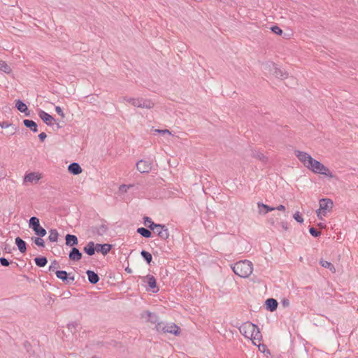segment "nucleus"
<instances>
[{"label":"nucleus","mask_w":358,"mask_h":358,"mask_svg":"<svg viewBox=\"0 0 358 358\" xmlns=\"http://www.w3.org/2000/svg\"><path fill=\"white\" fill-rule=\"evenodd\" d=\"M231 268L234 273L241 278H248L252 273L253 265L249 260H242L231 266Z\"/></svg>","instance_id":"nucleus-1"},{"label":"nucleus","mask_w":358,"mask_h":358,"mask_svg":"<svg viewBox=\"0 0 358 358\" xmlns=\"http://www.w3.org/2000/svg\"><path fill=\"white\" fill-rule=\"evenodd\" d=\"M307 168L315 173L325 175L331 178L333 177L331 172L327 167L313 158Z\"/></svg>","instance_id":"nucleus-2"},{"label":"nucleus","mask_w":358,"mask_h":358,"mask_svg":"<svg viewBox=\"0 0 358 358\" xmlns=\"http://www.w3.org/2000/svg\"><path fill=\"white\" fill-rule=\"evenodd\" d=\"M158 332L170 333L175 336L180 334V329L175 323H157L155 327Z\"/></svg>","instance_id":"nucleus-3"},{"label":"nucleus","mask_w":358,"mask_h":358,"mask_svg":"<svg viewBox=\"0 0 358 358\" xmlns=\"http://www.w3.org/2000/svg\"><path fill=\"white\" fill-rule=\"evenodd\" d=\"M320 208L317 210V216L322 220V216H325L327 212L333 207V201L330 199H322L320 200Z\"/></svg>","instance_id":"nucleus-4"},{"label":"nucleus","mask_w":358,"mask_h":358,"mask_svg":"<svg viewBox=\"0 0 358 358\" xmlns=\"http://www.w3.org/2000/svg\"><path fill=\"white\" fill-rule=\"evenodd\" d=\"M150 229L152 230L154 234L163 240H166L169 236V229L164 224H151Z\"/></svg>","instance_id":"nucleus-5"},{"label":"nucleus","mask_w":358,"mask_h":358,"mask_svg":"<svg viewBox=\"0 0 358 358\" xmlns=\"http://www.w3.org/2000/svg\"><path fill=\"white\" fill-rule=\"evenodd\" d=\"M255 328L256 324L250 322H246L242 324L239 327V331L240 333L245 338H250V336H252V332L255 331Z\"/></svg>","instance_id":"nucleus-6"},{"label":"nucleus","mask_w":358,"mask_h":358,"mask_svg":"<svg viewBox=\"0 0 358 358\" xmlns=\"http://www.w3.org/2000/svg\"><path fill=\"white\" fill-rule=\"evenodd\" d=\"M132 105L135 107L147 109H150L154 106V103L152 101L142 98L134 99V100L132 101Z\"/></svg>","instance_id":"nucleus-7"},{"label":"nucleus","mask_w":358,"mask_h":358,"mask_svg":"<svg viewBox=\"0 0 358 358\" xmlns=\"http://www.w3.org/2000/svg\"><path fill=\"white\" fill-rule=\"evenodd\" d=\"M152 168V163L148 160H139L136 163V169L141 173H149Z\"/></svg>","instance_id":"nucleus-8"},{"label":"nucleus","mask_w":358,"mask_h":358,"mask_svg":"<svg viewBox=\"0 0 358 358\" xmlns=\"http://www.w3.org/2000/svg\"><path fill=\"white\" fill-rule=\"evenodd\" d=\"M296 157L307 168L313 159V157L307 152L296 150L294 152Z\"/></svg>","instance_id":"nucleus-9"},{"label":"nucleus","mask_w":358,"mask_h":358,"mask_svg":"<svg viewBox=\"0 0 358 358\" xmlns=\"http://www.w3.org/2000/svg\"><path fill=\"white\" fill-rule=\"evenodd\" d=\"M143 282H147L149 289L153 292H157L159 289L157 287L156 279L153 275H148L143 278Z\"/></svg>","instance_id":"nucleus-10"},{"label":"nucleus","mask_w":358,"mask_h":358,"mask_svg":"<svg viewBox=\"0 0 358 358\" xmlns=\"http://www.w3.org/2000/svg\"><path fill=\"white\" fill-rule=\"evenodd\" d=\"M38 116L47 125L52 126L53 124L54 117L44 110L40 109L38 110Z\"/></svg>","instance_id":"nucleus-11"},{"label":"nucleus","mask_w":358,"mask_h":358,"mask_svg":"<svg viewBox=\"0 0 358 358\" xmlns=\"http://www.w3.org/2000/svg\"><path fill=\"white\" fill-rule=\"evenodd\" d=\"M55 274L57 277L66 283H70L74 280V277H70V273L66 271H56Z\"/></svg>","instance_id":"nucleus-12"},{"label":"nucleus","mask_w":358,"mask_h":358,"mask_svg":"<svg viewBox=\"0 0 358 358\" xmlns=\"http://www.w3.org/2000/svg\"><path fill=\"white\" fill-rule=\"evenodd\" d=\"M69 258L72 261L78 262L82 258V253L77 248L73 247L69 254Z\"/></svg>","instance_id":"nucleus-13"},{"label":"nucleus","mask_w":358,"mask_h":358,"mask_svg":"<svg viewBox=\"0 0 358 358\" xmlns=\"http://www.w3.org/2000/svg\"><path fill=\"white\" fill-rule=\"evenodd\" d=\"M112 248V245L110 244L105 243V244H96V250L98 252H101L103 255H107L110 249Z\"/></svg>","instance_id":"nucleus-14"},{"label":"nucleus","mask_w":358,"mask_h":358,"mask_svg":"<svg viewBox=\"0 0 358 358\" xmlns=\"http://www.w3.org/2000/svg\"><path fill=\"white\" fill-rule=\"evenodd\" d=\"M41 177L40 176L35 173L31 172L28 174H26L24 178V182H37L40 180Z\"/></svg>","instance_id":"nucleus-15"},{"label":"nucleus","mask_w":358,"mask_h":358,"mask_svg":"<svg viewBox=\"0 0 358 358\" xmlns=\"http://www.w3.org/2000/svg\"><path fill=\"white\" fill-rule=\"evenodd\" d=\"M278 304V301L273 298L266 299L265 302L266 309L271 312H273L277 309Z\"/></svg>","instance_id":"nucleus-16"},{"label":"nucleus","mask_w":358,"mask_h":358,"mask_svg":"<svg viewBox=\"0 0 358 358\" xmlns=\"http://www.w3.org/2000/svg\"><path fill=\"white\" fill-rule=\"evenodd\" d=\"M257 208L259 210V213L260 214H264V215H266V213H268L270 211H273V210H275V208L271 207V206L266 205L262 202L257 203Z\"/></svg>","instance_id":"nucleus-17"},{"label":"nucleus","mask_w":358,"mask_h":358,"mask_svg":"<svg viewBox=\"0 0 358 358\" xmlns=\"http://www.w3.org/2000/svg\"><path fill=\"white\" fill-rule=\"evenodd\" d=\"M273 72V74L278 78L285 79L287 78V75L286 72H285L282 69L278 68L274 64H272Z\"/></svg>","instance_id":"nucleus-18"},{"label":"nucleus","mask_w":358,"mask_h":358,"mask_svg":"<svg viewBox=\"0 0 358 358\" xmlns=\"http://www.w3.org/2000/svg\"><path fill=\"white\" fill-rule=\"evenodd\" d=\"M86 274L88 278V280L91 284H96L99 281V277L97 273L91 270H87Z\"/></svg>","instance_id":"nucleus-19"},{"label":"nucleus","mask_w":358,"mask_h":358,"mask_svg":"<svg viewBox=\"0 0 358 358\" xmlns=\"http://www.w3.org/2000/svg\"><path fill=\"white\" fill-rule=\"evenodd\" d=\"M69 171L73 175H78L82 172V168L79 164L73 162L69 165Z\"/></svg>","instance_id":"nucleus-20"},{"label":"nucleus","mask_w":358,"mask_h":358,"mask_svg":"<svg viewBox=\"0 0 358 358\" xmlns=\"http://www.w3.org/2000/svg\"><path fill=\"white\" fill-rule=\"evenodd\" d=\"M250 339L255 345H257V343H259L262 340V334L257 325L255 331L252 332V336H250Z\"/></svg>","instance_id":"nucleus-21"},{"label":"nucleus","mask_w":358,"mask_h":358,"mask_svg":"<svg viewBox=\"0 0 358 358\" xmlns=\"http://www.w3.org/2000/svg\"><path fill=\"white\" fill-rule=\"evenodd\" d=\"M66 245L68 246L73 247L78 245V240L76 236L72 234H67L65 237Z\"/></svg>","instance_id":"nucleus-22"},{"label":"nucleus","mask_w":358,"mask_h":358,"mask_svg":"<svg viewBox=\"0 0 358 358\" xmlns=\"http://www.w3.org/2000/svg\"><path fill=\"white\" fill-rule=\"evenodd\" d=\"M84 252L87 253L90 256H92L94 255L96 250V245L94 242L90 241L89 242L83 249Z\"/></svg>","instance_id":"nucleus-23"},{"label":"nucleus","mask_w":358,"mask_h":358,"mask_svg":"<svg viewBox=\"0 0 358 358\" xmlns=\"http://www.w3.org/2000/svg\"><path fill=\"white\" fill-rule=\"evenodd\" d=\"M15 244L17 246L18 250L20 252L24 253L27 250V244L24 241H23L21 238L17 237L15 238Z\"/></svg>","instance_id":"nucleus-24"},{"label":"nucleus","mask_w":358,"mask_h":358,"mask_svg":"<svg viewBox=\"0 0 358 358\" xmlns=\"http://www.w3.org/2000/svg\"><path fill=\"white\" fill-rule=\"evenodd\" d=\"M23 124L26 127L29 128L33 132L38 131L37 124L34 121L26 119L23 120Z\"/></svg>","instance_id":"nucleus-25"},{"label":"nucleus","mask_w":358,"mask_h":358,"mask_svg":"<svg viewBox=\"0 0 358 358\" xmlns=\"http://www.w3.org/2000/svg\"><path fill=\"white\" fill-rule=\"evenodd\" d=\"M15 107L17 108V109L19 111H20L22 113H25L27 116L29 115V113H26L27 110H28L27 105L24 102H22L21 100H20V99L16 100Z\"/></svg>","instance_id":"nucleus-26"},{"label":"nucleus","mask_w":358,"mask_h":358,"mask_svg":"<svg viewBox=\"0 0 358 358\" xmlns=\"http://www.w3.org/2000/svg\"><path fill=\"white\" fill-rule=\"evenodd\" d=\"M59 237V233L57 229H51L49 231V236L48 240L50 242H57Z\"/></svg>","instance_id":"nucleus-27"},{"label":"nucleus","mask_w":358,"mask_h":358,"mask_svg":"<svg viewBox=\"0 0 358 358\" xmlns=\"http://www.w3.org/2000/svg\"><path fill=\"white\" fill-rule=\"evenodd\" d=\"M35 264L38 267H43L48 263V259L45 257H39L34 259Z\"/></svg>","instance_id":"nucleus-28"},{"label":"nucleus","mask_w":358,"mask_h":358,"mask_svg":"<svg viewBox=\"0 0 358 358\" xmlns=\"http://www.w3.org/2000/svg\"><path fill=\"white\" fill-rule=\"evenodd\" d=\"M39 226H40V222H39L38 218H37L36 217H31L29 219V227L31 229H32L34 230L36 228L38 227Z\"/></svg>","instance_id":"nucleus-29"},{"label":"nucleus","mask_w":358,"mask_h":358,"mask_svg":"<svg viewBox=\"0 0 358 358\" xmlns=\"http://www.w3.org/2000/svg\"><path fill=\"white\" fill-rule=\"evenodd\" d=\"M137 233H138L143 237H145V238H150L152 236L151 231L149 229L144 228V227L138 228Z\"/></svg>","instance_id":"nucleus-30"},{"label":"nucleus","mask_w":358,"mask_h":358,"mask_svg":"<svg viewBox=\"0 0 358 358\" xmlns=\"http://www.w3.org/2000/svg\"><path fill=\"white\" fill-rule=\"evenodd\" d=\"M145 314L146 315L147 317H148V320L152 322V323H154V324H157V323H159L158 322V317L156 314L155 313H152L150 311H146L145 313Z\"/></svg>","instance_id":"nucleus-31"},{"label":"nucleus","mask_w":358,"mask_h":358,"mask_svg":"<svg viewBox=\"0 0 358 358\" xmlns=\"http://www.w3.org/2000/svg\"><path fill=\"white\" fill-rule=\"evenodd\" d=\"M320 264L322 267L329 268L332 272L336 271L334 266L329 262L322 259L320 260Z\"/></svg>","instance_id":"nucleus-32"},{"label":"nucleus","mask_w":358,"mask_h":358,"mask_svg":"<svg viewBox=\"0 0 358 358\" xmlns=\"http://www.w3.org/2000/svg\"><path fill=\"white\" fill-rule=\"evenodd\" d=\"M0 70L6 73H10L11 72L10 67L3 60H0Z\"/></svg>","instance_id":"nucleus-33"},{"label":"nucleus","mask_w":358,"mask_h":358,"mask_svg":"<svg viewBox=\"0 0 358 358\" xmlns=\"http://www.w3.org/2000/svg\"><path fill=\"white\" fill-rule=\"evenodd\" d=\"M141 255L142 257L144 259V260L148 264H150L152 259V255L149 252H147L145 250H142L141 252Z\"/></svg>","instance_id":"nucleus-34"},{"label":"nucleus","mask_w":358,"mask_h":358,"mask_svg":"<svg viewBox=\"0 0 358 358\" xmlns=\"http://www.w3.org/2000/svg\"><path fill=\"white\" fill-rule=\"evenodd\" d=\"M33 231H34L36 235L40 237H43L47 234L46 230L44 228H43L41 225L38 227L34 229Z\"/></svg>","instance_id":"nucleus-35"},{"label":"nucleus","mask_w":358,"mask_h":358,"mask_svg":"<svg viewBox=\"0 0 358 358\" xmlns=\"http://www.w3.org/2000/svg\"><path fill=\"white\" fill-rule=\"evenodd\" d=\"M108 230V227L106 224H101L99 227L96 229V233L99 236H103Z\"/></svg>","instance_id":"nucleus-36"},{"label":"nucleus","mask_w":358,"mask_h":358,"mask_svg":"<svg viewBox=\"0 0 358 358\" xmlns=\"http://www.w3.org/2000/svg\"><path fill=\"white\" fill-rule=\"evenodd\" d=\"M42 237H35V238H32V240L34 242V243L39 246V247H44L45 246V242L43 241V238H41Z\"/></svg>","instance_id":"nucleus-37"},{"label":"nucleus","mask_w":358,"mask_h":358,"mask_svg":"<svg viewBox=\"0 0 358 358\" xmlns=\"http://www.w3.org/2000/svg\"><path fill=\"white\" fill-rule=\"evenodd\" d=\"M271 30L277 35H281L282 34V30L277 25L271 27Z\"/></svg>","instance_id":"nucleus-38"},{"label":"nucleus","mask_w":358,"mask_h":358,"mask_svg":"<svg viewBox=\"0 0 358 358\" xmlns=\"http://www.w3.org/2000/svg\"><path fill=\"white\" fill-rule=\"evenodd\" d=\"M59 267V264L56 260L52 262L51 264L49 266L50 271H56V269Z\"/></svg>","instance_id":"nucleus-39"},{"label":"nucleus","mask_w":358,"mask_h":358,"mask_svg":"<svg viewBox=\"0 0 358 358\" xmlns=\"http://www.w3.org/2000/svg\"><path fill=\"white\" fill-rule=\"evenodd\" d=\"M294 219L299 222V223H303V218L301 217V215H300L299 212H296L294 214V216H293Z\"/></svg>","instance_id":"nucleus-40"},{"label":"nucleus","mask_w":358,"mask_h":358,"mask_svg":"<svg viewBox=\"0 0 358 358\" xmlns=\"http://www.w3.org/2000/svg\"><path fill=\"white\" fill-rule=\"evenodd\" d=\"M143 220H144V224L148 229H150L151 224H155V222H152V219L150 217H145L143 218Z\"/></svg>","instance_id":"nucleus-41"},{"label":"nucleus","mask_w":358,"mask_h":358,"mask_svg":"<svg viewBox=\"0 0 358 358\" xmlns=\"http://www.w3.org/2000/svg\"><path fill=\"white\" fill-rule=\"evenodd\" d=\"M309 232L313 237H317L320 235V232L314 227H310L309 229Z\"/></svg>","instance_id":"nucleus-42"},{"label":"nucleus","mask_w":358,"mask_h":358,"mask_svg":"<svg viewBox=\"0 0 358 358\" xmlns=\"http://www.w3.org/2000/svg\"><path fill=\"white\" fill-rule=\"evenodd\" d=\"M0 263L3 266H8L10 265V262L4 257L0 258Z\"/></svg>","instance_id":"nucleus-43"},{"label":"nucleus","mask_w":358,"mask_h":358,"mask_svg":"<svg viewBox=\"0 0 358 358\" xmlns=\"http://www.w3.org/2000/svg\"><path fill=\"white\" fill-rule=\"evenodd\" d=\"M55 110L57 113V114L59 115H60L62 118H64L65 117V115H64V112H63V110H62V108L60 106H57L55 107Z\"/></svg>","instance_id":"nucleus-44"},{"label":"nucleus","mask_w":358,"mask_h":358,"mask_svg":"<svg viewBox=\"0 0 358 358\" xmlns=\"http://www.w3.org/2000/svg\"><path fill=\"white\" fill-rule=\"evenodd\" d=\"M254 157L259 159L261 161H264L266 159V157L264 155V154L260 153V152H258V153L254 155Z\"/></svg>","instance_id":"nucleus-45"},{"label":"nucleus","mask_w":358,"mask_h":358,"mask_svg":"<svg viewBox=\"0 0 358 358\" xmlns=\"http://www.w3.org/2000/svg\"><path fill=\"white\" fill-rule=\"evenodd\" d=\"M282 306L285 308L288 307L289 306V301L287 298H284L280 301Z\"/></svg>","instance_id":"nucleus-46"},{"label":"nucleus","mask_w":358,"mask_h":358,"mask_svg":"<svg viewBox=\"0 0 358 358\" xmlns=\"http://www.w3.org/2000/svg\"><path fill=\"white\" fill-rule=\"evenodd\" d=\"M47 137V135L45 134V133L44 132H42L39 135H38V138L40 139V141L41 142L44 141V140Z\"/></svg>","instance_id":"nucleus-47"},{"label":"nucleus","mask_w":358,"mask_h":358,"mask_svg":"<svg viewBox=\"0 0 358 358\" xmlns=\"http://www.w3.org/2000/svg\"><path fill=\"white\" fill-rule=\"evenodd\" d=\"M257 345H258V347H259V350L262 351L264 353H265V352H266V350L267 348H266V346L265 345H264V344H263V345H261V344H259H259H257Z\"/></svg>","instance_id":"nucleus-48"},{"label":"nucleus","mask_w":358,"mask_h":358,"mask_svg":"<svg viewBox=\"0 0 358 358\" xmlns=\"http://www.w3.org/2000/svg\"><path fill=\"white\" fill-rule=\"evenodd\" d=\"M280 226L285 231L288 229V224L286 222H282Z\"/></svg>","instance_id":"nucleus-49"},{"label":"nucleus","mask_w":358,"mask_h":358,"mask_svg":"<svg viewBox=\"0 0 358 358\" xmlns=\"http://www.w3.org/2000/svg\"><path fill=\"white\" fill-rule=\"evenodd\" d=\"M156 131L158 133L162 134H164L166 133L170 134V131L168 129H163V130L157 129Z\"/></svg>","instance_id":"nucleus-50"},{"label":"nucleus","mask_w":358,"mask_h":358,"mask_svg":"<svg viewBox=\"0 0 358 358\" xmlns=\"http://www.w3.org/2000/svg\"><path fill=\"white\" fill-rule=\"evenodd\" d=\"M275 210H285V207L283 205H279L278 206L275 207Z\"/></svg>","instance_id":"nucleus-51"},{"label":"nucleus","mask_w":358,"mask_h":358,"mask_svg":"<svg viewBox=\"0 0 358 358\" xmlns=\"http://www.w3.org/2000/svg\"><path fill=\"white\" fill-rule=\"evenodd\" d=\"M124 100L130 103L132 105V101L134 100V98L124 97Z\"/></svg>","instance_id":"nucleus-52"},{"label":"nucleus","mask_w":358,"mask_h":358,"mask_svg":"<svg viewBox=\"0 0 358 358\" xmlns=\"http://www.w3.org/2000/svg\"><path fill=\"white\" fill-rule=\"evenodd\" d=\"M1 127L2 128H7V127H9V124H8V122H2V123L1 124Z\"/></svg>","instance_id":"nucleus-53"},{"label":"nucleus","mask_w":358,"mask_h":358,"mask_svg":"<svg viewBox=\"0 0 358 358\" xmlns=\"http://www.w3.org/2000/svg\"><path fill=\"white\" fill-rule=\"evenodd\" d=\"M125 271H126L127 273H131V271H131V269L130 268H129V267L126 268H125Z\"/></svg>","instance_id":"nucleus-54"},{"label":"nucleus","mask_w":358,"mask_h":358,"mask_svg":"<svg viewBox=\"0 0 358 358\" xmlns=\"http://www.w3.org/2000/svg\"><path fill=\"white\" fill-rule=\"evenodd\" d=\"M265 353L266 354V355H271V352H270L269 350H268V349L266 350V352Z\"/></svg>","instance_id":"nucleus-55"},{"label":"nucleus","mask_w":358,"mask_h":358,"mask_svg":"<svg viewBox=\"0 0 358 358\" xmlns=\"http://www.w3.org/2000/svg\"><path fill=\"white\" fill-rule=\"evenodd\" d=\"M127 186L125 185H122L120 186V189L122 190V187H126Z\"/></svg>","instance_id":"nucleus-56"},{"label":"nucleus","mask_w":358,"mask_h":358,"mask_svg":"<svg viewBox=\"0 0 358 358\" xmlns=\"http://www.w3.org/2000/svg\"><path fill=\"white\" fill-rule=\"evenodd\" d=\"M57 128H61V127H62V126H61V125H59V123H57Z\"/></svg>","instance_id":"nucleus-57"},{"label":"nucleus","mask_w":358,"mask_h":358,"mask_svg":"<svg viewBox=\"0 0 358 358\" xmlns=\"http://www.w3.org/2000/svg\"><path fill=\"white\" fill-rule=\"evenodd\" d=\"M92 358H100V357H97V356H93Z\"/></svg>","instance_id":"nucleus-58"},{"label":"nucleus","mask_w":358,"mask_h":358,"mask_svg":"<svg viewBox=\"0 0 358 358\" xmlns=\"http://www.w3.org/2000/svg\"><path fill=\"white\" fill-rule=\"evenodd\" d=\"M14 264H15V266H17V263H15V262H14Z\"/></svg>","instance_id":"nucleus-59"}]
</instances>
